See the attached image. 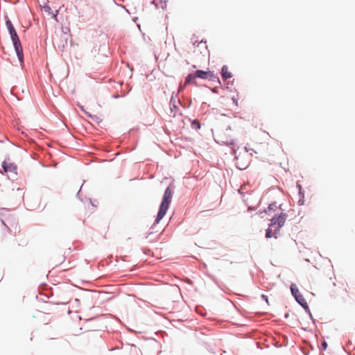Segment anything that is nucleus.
<instances>
[{
  "label": "nucleus",
  "instance_id": "1",
  "mask_svg": "<svg viewBox=\"0 0 355 355\" xmlns=\"http://www.w3.org/2000/svg\"><path fill=\"white\" fill-rule=\"evenodd\" d=\"M172 191L170 187H167L162 199V202L160 205L159 209L156 218V223H158L165 216L166 211L168 210L169 204L171 202Z\"/></svg>",
  "mask_w": 355,
  "mask_h": 355
},
{
  "label": "nucleus",
  "instance_id": "2",
  "mask_svg": "<svg viewBox=\"0 0 355 355\" xmlns=\"http://www.w3.org/2000/svg\"><path fill=\"white\" fill-rule=\"evenodd\" d=\"M218 142L230 146L234 144V138L231 128L220 130L217 134Z\"/></svg>",
  "mask_w": 355,
  "mask_h": 355
},
{
  "label": "nucleus",
  "instance_id": "3",
  "mask_svg": "<svg viewBox=\"0 0 355 355\" xmlns=\"http://www.w3.org/2000/svg\"><path fill=\"white\" fill-rule=\"evenodd\" d=\"M236 165L240 170L245 169L250 162V156L245 150L243 153L240 152L235 155Z\"/></svg>",
  "mask_w": 355,
  "mask_h": 355
},
{
  "label": "nucleus",
  "instance_id": "4",
  "mask_svg": "<svg viewBox=\"0 0 355 355\" xmlns=\"http://www.w3.org/2000/svg\"><path fill=\"white\" fill-rule=\"evenodd\" d=\"M287 218V215L284 213H281L278 217H273L271 219L270 226H274V236L277 238V234L279 229L284 225Z\"/></svg>",
  "mask_w": 355,
  "mask_h": 355
},
{
  "label": "nucleus",
  "instance_id": "5",
  "mask_svg": "<svg viewBox=\"0 0 355 355\" xmlns=\"http://www.w3.org/2000/svg\"><path fill=\"white\" fill-rule=\"evenodd\" d=\"M10 34L15 46L16 53L19 59L21 60L23 58V50L17 32L15 30H14L12 32H10Z\"/></svg>",
  "mask_w": 355,
  "mask_h": 355
},
{
  "label": "nucleus",
  "instance_id": "6",
  "mask_svg": "<svg viewBox=\"0 0 355 355\" xmlns=\"http://www.w3.org/2000/svg\"><path fill=\"white\" fill-rule=\"evenodd\" d=\"M291 291L293 295L295 297L297 302L304 308H307L308 304L306 300L304 298L302 295L300 293L298 288L295 284L291 286Z\"/></svg>",
  "mask_w": 355,
  "mask_h": 355
},
{
  "label": "nucleus",
  "instance_id": "7",
  "mask_svg": "<svg viewBox=\"0 0 355 355\" xmlns=\"http://www.w3.org/2000/svg\"><path fill=\"white\" fill-rule=\"evenodd\" d=\"M194 74L196 78L202 79L213 80L215 78L214 73L211 71L197 70Z\"/></svg>",
  "mask_w": 355,
  "mask_h": 355
},
{
  "label": "nucleus",
  "instance_id": "8",
  "mask_svg": "<svg viewBox=\"0 0 355 355\" xmlns=\"http://www.w3.org/2000/svg\"><path fill=\"white\" fill-rule=\"evenodd\" d=\"M2 167L7 174H17V166L12 163H8L4 161L2 164Z\"/></svg>",
  "mask_w": 355,
  "mask_h": 355
},
{
  "label": "nucleus",
  "instance_id": "9",
  "mask_svg": "<svg viewBox=\"0 0 355 355\" xmlns=\"http://www.w3.org/2000/svg\"><path fill=\"white\" fill-rule=\"evenodd\" d=\"M221 73L224 79H228L232 76V73L229 71L228 67L225 65L222 67Z\"/></svg>",
  "mask_w": 355,
  "mask_h": 355
},
{
  "label": "nucleus",
  "instance_id": "10",
  "mask_svg": "<svg viewBox=\"0 0 355 355\" xmlns=\"http://www.w3.org/2000/svg\"><path fill=\"white\" fill-rule=\"evenodd\" d=\"M272 236H274V226H270V224L268 230H266V237L267 239H270Z\"/></svg>",
  "mask_w": 355,
  "mask_h": 355
},
{
  "label": "nucleus",
  "instance_id": "11",
  "mask_svg": "<svg viewBox=\"0 0 355 355\" xmlns=\"http://www.w3.org/2000/svg\"><path fill=\"white\" fill-rule=\"evenodd\" d=\"M191 127L196 130H199L200 128V123L198 121H193L192 122Z\"/></svg>",
  "mask_w": 355,
  "mask_h": 355
},
{
  "label": "nucleus",
  "instance_id": "12",
  "mask_svg": "<svg viewBox=\"0 0 355 355\" xmlns=\"http://www.w3.org/2000/svg\"><path fill=\"white\" fill-rule=\"evenodd\" d=\"M196 78L195 74H189L185 80V85L189 84L192 82L193 80Z\"/></svg>",
  "mask_w": 355,
  "mask_h": 355
},
{
  "label": "nucleus",
  "instance_id": "13",
  "mask_svg": "<svg viewBox=\"0 0 355 355\" xmlns=\"http://www.w3.org/2000/svg\"><path fill=\"white\" fill-rule=\"evenodd\" d=\"M277 208L278 207L276 203H272L268 206V211H270V210H276Z\"/></svg>",
  "mask_w": 355,
  "mask_h": 355
},
{
  "label": "nucleus",
  "instance_id": "14",
  "mask_svg": "<svg viewBox=\"0 0 355 355\" xmlns=\"http://www.w3.org/2000/svg\"><path fill=\"white\" fill-rule=\"evenodd\" d=\"M6 26H7V28H10V27H11V26H12V23H11V21H10V20H8V21H6Z\"/></svg>",
  "mask_w": 355,
  "mask_h": 355
},
{
  "label": "nucleus",
  "instance_id": "15",
  "mask_svg": "<svg viewBox=\"0 0 355 355\" xmlns=\"http://www.w3.org/2000/svg\"><path fill=\"white\" fill-rule=\"evenodd\" d=\"M261 297L262 299H263L264 300H266V302L268 303V297L266 295H261Z\"/></svg>",
  "mask_w": 355,
  "mask_h": 355
},
{
  "label": "nucleus",
  "instance_id": "16",
  "mask_svg": "<svg viewBox=\"0 0 355 355\" xmlns=\"http://www.w3.org/2000/svg\"><path fill=\"white\" fill-rule=\"evenodd\" d=\"M8 31H9V33L12 32V31L15 30V28L12 26L8 28Z\"/></svg>",
  "mask_w": 355,
  "mask_h": 355
},
{
  "label": "nucleus",
  "instance_id": "17",
  "mask_svg": "<svg viewBox=\"0 0 355 355\" xmlns=\"http://www.w3.org/2000/svg\"><path fill=\"white\" fill-rule=\"evenodd\" d=\"M322 347H323V348H324V349L327 348V343H326V342H323V343H322Z\"/></svg>",
  "mask_w": 355,
  "mask_h": 355
}]
</instances>
